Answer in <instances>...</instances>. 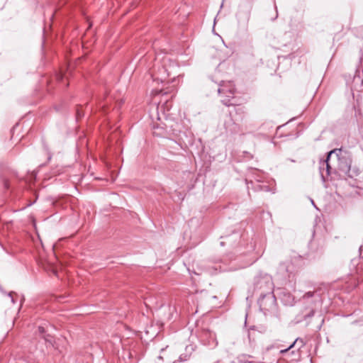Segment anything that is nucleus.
<instances>
[{"label": "nucleus", "mask_w": 363, "mask_h": 363, "mask_svg": "<svg viewBox=\"0 0 363 363\" xmlns=\"http://www.w3.org/2000/svg\"><path fill=\"white\" fill-rule=\"evenodd\" d=\"M235 114L240 121H242L246 114V108L245 107H238L235 109Z\"/></svg>", "instance_id": "2"}, {"label": "nucleus", "mask_w": 363, "mask_h": 363, "mask_svg": "<svg viewBox=\"0 0 363 363\" xmlns=\"http://www.w3.org/2000/svg\"><path fill=\"white\" fill-rule=\"evenodd\" d=\"M250 19V14L247 16V21Z\"/></svg>", "instance_id": "10"}, {"label": "nucleus", "mask_w": 363, "mask_h": 363, "mask_svg": "<svg viewBox=\"0 0 363 363\" xmlns=\"http://www.w3.org/2000/svg\"><path fill=\"white\" fill-rule=\"evenodd\" d=\"M80 114H81V113H80L79 111H77V116H80Z\"/></svg>", "instance_id": "9"}, {"label": "nucleus", "mask_w": 363, "mask_h": 363, "mask_svg": "<svg viewBox=\"0 0 363 363\" xmlns=\"http://www.w3.org/2000/svg\"><path fill=\"white\" fill-rule=\"evenodd\" d=\"M38 330H39V333H43L45 332L43 328H42V327H39Z\"/></svg>", "instance_id": "8"}, {"label": "nucleus", "mask_w": 363, "mask_h": 363, "mask_svg": "<svg viewBox=\"0 0 363 363\" xmlns=\"http://www.w3.org/2000/svg\"><path fill=\"white\" fill-rule=\"evenodd\" d=\"M335 152V150H331L330 152H329L328 154L327 159L323 162V165H324V164L326 165V175L327 176L330 175V167L328 164V160H329V158L331 156V155L333 154Z\"/></svg>", "instance_id": "4"}, {"label": "nucleus", "mask_w": 363, "mask_h": 363, "mask_svg": "<svg viewBox=\"0 0 363 363\" xmlns=\"http://www.w3.org/2000/svg\"><path fill=\"white\" fill-rule=\"evenodd\" d=\"M356 80L361 81L362 82V84L363 86V79H361V77L359 76H355L354 77V82L356 81Z\"/></svg>", "instance_id": "6"}, {"label": "nucleus", "mask_w": 363, "mask_h": 363, "mask_svg": "<svg viewBox=\"0 0 363 363\" xmlns=\"http://www.w3.org/2000/svg\"><path fill=\"white\" fill-rule=\"evenodd\" d=\"M296 344H298L300 345L301 347H302L303 345V341L302 339L301 338H296L294 342L286 349L285 350H281V353H285L286 352L289 350H290L291 348H292Z\"/></svg>", "instance_id": "3"}, {"label": "nucleus", "mask_w": 363, "mask_h": 363, "mask_svg": "<svg viewBox=\"0 0 363 363\" xmlns=\"http://www.w3.org/2000/svg\"><path fill=\"white\" fill-rule=\"evenodd\" d=\"M360 70H362V72H363V62H361L360 67L358 69V72H359Z\"/></svg>", "instance_id": "7"}, {"label": "nucleus", "mask_w": 363, "mask_h": 363, "mask_svg": "<svg viewBox=\"0 0 363 363\" xmlns=\"http://www.w3.org/2000/svg\"><path fill=\"white\" fill-rule=\"evenodd\" d=\"M235 92V86L230 81L223 82L218 88V94L222 98L221 101L227 106L235 105V104L231 102L232 99H234Z\"/></svg>", "instance_id": "1"}, {"label": "nucleus", "mask_w": 363, "mask_h": 363, "mask_svg": "<svg viewBox=\"0 0 363 363\" xmlns=\"http://www.w3.org/2000/svg\"><path fill=\"white\" fill-rule=\"evenodd\" d=\"M313 294H314V292L308 291L304 294L303 297L304 298H311V297L313 296Z\"/></svg>", "instance_id": "5"}]
</instances>
